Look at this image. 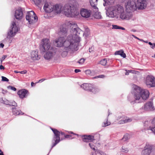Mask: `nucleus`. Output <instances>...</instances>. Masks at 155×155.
Listing matches in <instances>:
<instances>
[{"mask_svg": "<svg viewBox=\"0 0 155 155\" xmlns=\"http://www.w3.org/2000/svg\"><path fill=\"white\" fill-rule=\"evenodd\" d=\"M81 86L84 90L92 91L95 94L99 91L97 88L93 87L91 84L84 83L81 85Z\"/></svg>", "mask_w": 155, "mask_h": 155, "instance_id": "nucleus-10", "label": "nucleus"}, {"mask_svg": "<svg viewBox=\"0 0 155 155\" xmlns=\"http://www.w3.org/2000/svg\"><path fill=\"white\" fill-rule=\"evenodd\" d=\"M44 9L47 12H51L54 11V5L50 3H45L44 6Z\"/></svg>", "mask_w": 155, "mask_h": 155, "instance_id": "nucleus-15", "label": "nucleus"}, {"mask_svg": "<svg viewBox=\"0 0 155 155\" xmlns=\"http://www.w3.org/2000/svg\"><path fill=\"white\" fill-rule=\"evenodd\" d=\"M23 10L24 8L20 7L18 8L15 10V16L17 19L21 20L22 19L23 16Z\"/></svg>", "mask_w": 155, "mask_h": 155, "instance_id": "nucleus-13", "label": "nucleus"}, {"mask_svg": "<svg viewBox=\"0 0 155 155\" xmlns=\"http://www.w3.org/2000/svg\"><path fill=\"white\" fill-rule=\"evenodd\" d=\"M0 69L1 70L4 69H5V68L3 65H1L0 66Z\"/></svg>", "mask_w": 155, "mask_h": 155, "instance_id": "nucleus-54", "label": "nucleus"}, {"mask_svg": "<svg viewBox=\"0 0 155 155\" xmlns=\"http://www.w3.org/2000/svg\"><path fill=\"white\" fill-rule=\"evenodd\" d=\"M133 15L132 12H122L120 15V18L122 19L129 20L132 17Z\"/></svg>", "mask_w": 155, "mask_h": 155, "instance_id": "nucleus-14", "label": "nucleus"}, {"mask_svg": "<svg viewBox=\"0 0 155 155\" xmlns=\"http://www.w3.org/2000/svg\"><path fill=\"white\" fill-rule=\"evenodd\" d=\"M155 46H154V45H151V46H150V47L152 48V49H154V47H155Z\"/></svg>", "mask_w": 155, "mask_h": 155, "instance_id": "nucleus-60", "label": "nucleus"}, {"mask_svg": "<svg viewBox=\"0 0 155 155\" xmlns=\"http://www.w3.org/2000/svg\"><path fill=\"white\" fill-rule=\"evenodd\" d=\"M124 7L122 6L118 5L116 6H111L106 10V14L111 18L118 17V15H120L124 12Z\"/></svg>", "mask_w": 155, "mask_h": 155, "instance_id": "nucleus-4", "label": "nucleus"}, {"mask_svg": "<svg viewBox=\"0 0 155 155\" xmlns=\"http://www.w3.org/2000/svg\"><path fill=\"white\" fill-rule=\"evenodd\" d=\"M104 77V75H100L98 76H95L93 78H103Z\"/></svg>", "mask_w": 155, "mask_h": 155, "instance_id": "nucleus-44", "label": "nucleus"}, {"mask_svg": "<svg viewBox=\"0 0 155 155\" xmlns=\"http://www.w3.org/2000/svg\"><path fill=\"white\" fill-rule=\"evenodd\" d=\"M148 44L150 45H153V44H152V43H151V42H149L148 43Z\"/></svg>", "mask_w": 155, "mask_h": 155, "instance_id": "nucleus-61", "label": "nucleus"}, {"mask_svg": "<svg viewBox=\"0 0 155 155\" xmlns=\"http://www.w3.org/2000/svg\"><path fill=\"white\" fill-rule=\"evenodd\" d=\"M85 59L84 58H81L79 60V61L78 62V63L80 64H83L84 62Z\"/></svg>", "mask_w": 155, "mask_h": 155, "instance_id": "nucleus-39", "label": "nucleus"}, {"mask_svg": "<svg viewBox=\"0 0 155 155\" xmlns=\"http://www.w3.org/2000/svg\"><path fill=\"white\" fill-rule=\"evenodd\" d=\"M125 123L130 122L132 121V119L129 118H126V119H124Z\"/></svg>", "mask_w": 155, "mask_h": 155, "instance_id": "nucleus-43", "label": "nucleus"}, {"mask_svg": "<svg viewBox=\"0 0 155 155\" xmlns=\"http://www.w3.org/2000/svg\"><path fill=\"white\" fill-rule=\"evenodd\" d=\"M53 140L55 141V143H53V145L51 147V150L60 141L59 140H55V139H53Z\"/></svg>", "mask_w": 155, "mask_h": 155, "instance_id": "nucleus-38", "label": "nucleus"}, {"mask_svg": "<svg viewBox=\"0 0 155 155\" xmlns=\"http://www.w3.org/2000/svg\"><path fill=\"white\" fill-rule=\"evenodd\" d=\"M36 15V14H35L34 12L33 11H31L28 12L27 15L26 16H28L29 17H30V16H34V15Z\"/></svg>", "mask_w": 155, "mask_h": 155, "instance_id": "nucleus-33", "label": "nucleus"}, {"mask_svg": "<svg viewBox=\"0 0 155 155\" xmlns=\"http://www.w3.org/2000/svg\"><path fill=\"white\" fill-rule=\"evenodd\" d=\"M0 155H4L3 152H1L0 153Z\"/></svg>", "mask_w": 155, "mask_h": 155, "instance_id": "nucleus-64", "label": "nucleus"}, {"mask_svg": "<svg viewBox=\"0 0 155 155\" xmlns=\"http://www.w3.org/2000/svg\"><path fill=\"white\" fill-rule=\"evenodd\" d=\"M6 55H4L2 56V58L0 59V61L1 63L4 60V59L6 58Z\"/></svg>", "mask_w": 155, "mask_h": 155, "instance_id": "nucleus-47", "label": "nucleus"}, {"mask_svg": "<svg viewBox=\"0 0 155 155\" xmlns=\"http://www.w3.org/2000/svg\"><path fill=\"white\" fill-rule=\"evenodd\" d=\"M85 72L87 74H89L91 73V71L89 70H87L85 71Z\"/></svg>", "mask_w": 155, "mask_h": 155, "instance_id": "nucleus-51", "label": "nucleus"}, {"mask_svg": "<svg viewBox=\"0 0 155 155\" xmlns=\"http://www.w3.org/2000/svg\"><path fill=\"white\" fill-rule=\"evenodd\" d=\"M94 11V14L93 15L94 17L97 19H101L102 18V16L100 14V13L98 12V10L95 11V10L92 8Z\"/></svg>", "mask_w": 155, "mask_h": 155, "instance_id": "nucleus-24", "label": "nucleus"}, {"mask_svg": "<svg viewBox=\"0 0 155 155\" xmlns=\"http://www.w3.org/2000/svg\"><path fill=\"white\" fill-rule=\"evenodd\" d=\"M69 25L71 29V34L68 35L67 40H65L64 37H60L56 39L54 43L55 46L59 47H62L64 43V48L66 51L62 52V56L63 54H65L66 56L68 52L70 51H77L80 41L79 35L82 32L81 29L78 28L77 24L73 22H70Z\"/></svg>", "mask_w": 155, "mask_h": 155, "instance_id": "nucleus-1", "label": "nucleus"}, {"mask_svg": "<svg viewBox=\"0 0 155 155\" xmlns=\"http://www.w3.org/2000/svg\"><path fill=\"white\" fill-rule=\"evenodd\" d=\"M119 123L120 124H125V121H124V119L123 120H120V121H119Z\"/></svg>", "mask_w": 155, "mask_h": 155, "instance_id": "nucleus-52", "label": "nucleus"}, {"mask_svg": "<svg viewBox=\"0 0 155 155\" xmlns=\"http://www.w3.org/2000/svg\"><path fill=\"white\" fill-rule=\"evenodd\" d=\"M89 145L90 147L92 149L94 150H95V149L94 147V145L92 143H89Z\"/></svg>", "mask_w": 155, "mask_h": 155, "instance_id": "nucleus-48", "label": "nucleus"}, {"mask_svg": "<svg viewBox=\"0 0 155 155\" xmlns=\"http://www.w3.org/2000/svg\"><path fill=\"white\" fill-rule=\"evenodd\" d=\"M38 52L37 51H33L31 53V59L34 60H38L40 59L41 56L38 54Z\"/></svg>", "mask_w": 155, "mask_h": 155, "instance_id": "nucleus-19", "label": "nucleus"}, {"mask_svg": "<svg viewBox=\"0 0 155 155\" xmlns=\"http://www.w3.org/2000/svg\"><path fill=\"white\" fill-rule=\"evenodd\" d=\"M91 11L84 8L82 9L80 12L81 16L85 18H89L91 15Z\"/></svg>", "mask_w": 155, "mask_h": 155, "instance_id": "nucleus-16", "label": "nucleus"}, {"mask_svg": "<svg viewBox=\"0 0 155 155\" xmlns=\"http://www.w3.org/2000/svg\"><path fill=\"white\" fill-rule=\"evenodd\" d=\"M12 108L13 109L12 112L14 114L17 115H19L20 114H23V113H22V112L21 111V110H17L15 108H14L13 107Z\"/></svg>", "mask_w": 155, "mask_h": 155, "instance_id": "nucleus-26", "label": "nucleus"}, {"mask_svg": "<svg viewBox=\"0 0 155 155\" xmlns=\"http://www.w3.org/2000/svg\"><path fill=\"white\" fill-rule=\"evenodd\" d=\"M81 137L83 141L86 142H91L95 140L94 136L91 135H83Z\"/></svg>", "mask_w": 155, "mask_h": 155, "instance_id": "nucleus-18", "label": "nucleus"}, {"mask_svg": "<svg viewBox=\"0 0 155 155\" xmlns=\"http://www.w3.org/2000/svg\"><path fill=\"white\" fill-rule=\"evenodd\" d=\"M89 33V29L88 28L86 27L85 28L84 33H83V35H85L86 37H87Z\"/></svg>", "mask_w": 155, "mask_h": 155, "instance_id": "nucleus-29", "label": "nucleus"}, {"mask_svg": "<svg viewBox=\"0 0 155 155\" xmlns=\"http://www.w3.org/2000/svg\"><path fill=\"white\" fill-rule=\"evenodd\" d=\"M104 3L103 5L105 6L106 5V4H112L114 2V0H104Z\"/></svg>", "mask_w": 155, "mask_h": 155, "instance_id": "nucleus-28", "label": "nucleus"}, {"mask_svg": "<svg viewBox=\"0 0 155 155\" xmlns=\"http://www.w3.org/2000/svg\"><path fill=\"white\" fill-rule=\"evenodd\" d=\"M18 31V28L16 26L15 22L13 21L12 23V25L7 33V38L10 39L13 36H14Z\"/></svg>", "mask_w": 155, "mask_h": 155, "instance_id": "nucleus-7", "label": "nucleus"}, {"mask_svg": "<svg viewBox=\"0 0 155 155\" xmlns=\"http://www.w3.org/2000/svg\"><path fill=\"white\" fill-rule=\"evenodd\" d=\"M50 47V42L49 39L45 38L42 40L40 46V49L41 52H45L49 50Z\"/></svg>", "mask_w": 155, "mask_h": 155, "instance_id": "nucleus-5", "label": "nucleus"}, {"mask_svg": "<svg viewBox=\"0 0 155 155\" xmlns=\"http://www.w3.org/2000/svg\"><path fill=\"white\" fill-rule=\"evenodd\" d=\"M91 5L93 9L96 11L98 10V8L96 5L97 4V0H90Z\"/></svg>", "mask_w": 155, "mask_h": 155, "instance_id": "nucleus-22", "label": "nucleus"}, {"mask_svg": "<svg viewBox=\"0 0 155 155\" xmlns=\"http://www.w3.org/2000/svg\"><path fill=\"white\" fill-rule=\"evenodd\" d=\"M37 6L42 4V0H32Z\"/></svg>", "mask_w": 155, "mask_h": 155, "instance_id": "nucleus-31", "label": "nucleus"}, {"mask_svg": "<svg viewBox=\"0 0 155 155\" xmlns=\"http://www.w3.org/2000/svg\"><path fill=\"white\" fill-rule=\"evenodd\" d=\"M10 102V101L7 100H5L3 101V104L8 105H9Z\"/></svg>", "mask_w": 155, "mask_h": 155, "instance_id": "nucleus-41", "label": "nucleus"}, {"mask_svg": "<svg viewBox=\"0 0 155 155\" xmlns=\"http://www.w3.org/2000/svg\"><path fill=\"white\" fill-rule=\"evenodd\" d=\"M9 105L13 106H17V104L15 101H13L11 102H10Z\"/></svg>", "mask_w": 155, "mask_h": 155, "instance_id": "nucleus-36", "label": "nucleus"}, {"mask_svg": "<svg viewBox=\"0 0 155 155\" xmlns=\"http://www.w3.org/2000/svg\"><path fill=\"white\" fill-rule=\"evenodd\" d=\"M126 10L127 12H132L137 9V6L135 0H128L125 4Z\"/></svg>", "mask_w": 155, "mask_h": 155, "instance_id": "nucleus-6", "label": "nucleus"}, {"mask_svg": "<svg viewBox=\"0 0 155 155\" xmlns=\"http://www.w3.org/2000/svg\"><path fill=\"white\" fill-rule=\"evenodd\" d=\"M80 71H81V70L79 69H75L74 70V72L76 73H78L79 72H80Z\"/></svg>", "mask_w": 155, "mask_h": 155, "instance_id": "nucleus-53", "label": "nucleus"}, {"mask_svg": "<svg viewBox=\"0 0 155 155\" xmlns=\"http://www.w3.org/2000/svg\"><path fill=\"white\" fill-rule=\"evenodd\" d=\"M65 137L66 138H68L71 139V135H64Z\"/></svg>", "mask_w": 155, "mask_h": 155, "instance_id": "nucleus-50", "label": "nucleus"}, {"mask_svg": "<svg viewBox=\"0 0 155 155\" xmlns=\"http://www.w3.org/2000/svg\"><path fill=\"white\" fill-rule=\"evenodd\" d=\"M114 54L115 55H119L123 58H125L126 57V55L123 50L115 52Z\"/></svg>", "mask_w": 155, "mask_h": 155, "instance_id": "nucleus-25", "label": "nucleus"}, {"mask_svg": "<svg viewBox=\"0 0 155 155\" xmlns=\"http://www.w3.org/2000/svg\"><path fill=\"white\" fill-rule=\"evenodd\" d=\"M14 72L15 73H20L21 74H25L27 73V71L26 70H24L23 71H14Z\"/></svg>", "mask_w": 155, "mask_h": 155, "instance_id": "nucleus-37", "label": "nucleus"}, {"mask_svg": "<svg viewBox=\"0 0 155 155\" xmlns=\"http://www.w3.org/2000/svg\"><path fill=\"white\" fill-rule=\"evenodd\" d=\"M54 11L57 13H60L62 11L64 15L68 17H74L78 16L79 14L75 5L71 3L66 4L62 8L61 4L54 5Z\"/></svg>", "mask_w": 155, "mask_h": 155, "instance_id": "nucleus-2", "label": "nucleus"}, {"mask_svg": "<svg viewBox=\"0 0 155 155\" xmlns=\"http://www.w3.org/2000/svg\"><path fill=\"white\" fill-rule=\"evenodd\" d=\"M67 31L66 29L65 28H60V30L59 32V33L63 35H66V34L67 33Z\"/></svg>", "mask_w": 155, "mask_h": 155, "instance_id": "nucleus-27", "label": "nucleus"}, {"mask_svg": "<svg viewBox=\"0 0 155 155\" xmlns=\"http://www.w3.org/2000/svg\"><path fill=\"white\" fill-rule=\"evenodd\" d=\"M152 126H150L147 130L151 131L155 135V125H152Z\"/></svg>", "mask_w": 155, "mask_h": 155, "instance_id": "nucleus-30", "label": "nucleus"}, {"mask_svg": "<svg viewBox=\"0 0 155 155\" xmlns=\"http://www.w3.org/2000/svg\"><path fill=\"white\" fill-rule=\"evenodd\" d=\"M151 149L150 148H146L142 151V154L143 155H149L151 153Z\"/></svg>", "mask_w": 155, "mask_h": 155, "instance_id": "nucleus-23", "label": "nucleus"}, {"mask_svg": "<svg viewBox=\"0 0 155 155\" xmlns=\"http://www.w3.org/2000/svg\"><path fill=\"white\" fill-rule=\"evenodd\" d=\"M26 19L28 21L30 24L32 25L35 23L38 20V17L36 15L34 16H30L29 17L28 16H26Z\"/></svg>", "mask_w": 155, "mask_h": 155, "instance_id": "nucleus-17", "label": "nucleus"}, {"mask_svg": "<svg viewBox=\"0 0 155 155\" xmlns=\"http://www.w3.org/2000/svg\"><path fill=\"white\" fill-rule=\"evenodd\" d=\"M131 31L133 32H135L136 31V30L135 29H132L131 30Z\"/></svg>", "mask_w": 155, "mask_h": 155, "instance_id": "nucleus-63", "label": "nucleus"}, {"mask_svg": "<svg viewBox=\"0 0 155 155\" xmlns=\"http://www.w3.org/2000/svg\"><path fill=\"white\" fill-rule=\"evenodd\" d=\"M51 129L54 134L53 139L58 140H59V141H60V132L55 129L51 128Z\"/></svg>", "mask_w": 155, "mask_h": 155, "instance_id": "nucleus-21", "label": "nucleus"}, {"mask_svg": "<svg viewBox=\"0 0 155 155\" xmlns=\"http://www.w3.org/2000/svg\"><path fill=\"white\" fill-rule=\"evenodd\" d=\"M55 53V49L51 48L48 51L44 54V57L46 60H50L53 58Z\"/></svg>", "mask_w": 155, "mask_h": 155, "instance_id": "nucleus-11", "label": "nucleus"}, {"mask_svg": "<svg viewBox=\"0 0 155 155\" xmlns=\"http://www.w3.org/2000/svg\"><path fill=\"white\" fill-rule=\"evenodd\" d=\"M69 133H70V134H74V135H78V134H76L74 133L72 131H70L69 132Z\"/></svg>", "mask_w": 155, "mask_h": 155, "instance_id": "nucleus-56", "label": "nucleus"}, {"mask_svg": "<svg viewBox=\"0 0 155 155\" xmlns=\"http://www.w3.org/2000/svg\"><path fill=\"white\" fill-rule=\"evenodd\" d=\"M121 151L122 152L126 153L128 152V150L127 148H125L124 147H122Z\"/></svg>", "mask_w": 155, "mask_h": 155, "instance_id": "nucleus-35", "label": "nucleus"}, {"mask_svg": "<svg viewBox=\"0 0 155 155\" xmlns=\"http://www.w3.org/2000/svg\"><path fill=\"white\" fill-rule=\"evenodd\" d=\"M8 88L9 89H11L14 91H16V88L14 87H12V86H9L8 87Z\"/></svg>", "mask_w": 155, "mask_h": 155, "instance_id": "nucleus-40", "label": "nucleus"}, {"mask_svg": "<svg viewBox=\"0 0 155 155\" xmlns=\"http://www.w3.org/2000/svg\"><path fill=\"white\" fill-rule=\"evenodd\" d=\"M120 29H122V30H125V28L123 27L120 26Z\"/></svg>", "mask_w": 155, "mask_h": 155, "instance_id": "nucleus-57", "label": "nucleus"}, {"mask_svg": "<svg viewBox=\"0 0 155 155\" xmlns=\"http://www.w3.org/2000/svg\"><path fill=\"white\" fill-rule=\"evenodd\" d=\"M107 60L105 58L101 60L100 61V63L102 65L105 66L107 63Z\"/></svg>", "mask_w": 155, "mask_h": 155, "instance_id": "nucleus-32", "label": "nucleus"}, {"mask_svg": "<svg viewBox=\"0 0 155 155\" xmlns=\"http://www.w3.org/2000/svg\"><path fill=\"white\" fill-rule=\"evenodd\" d=\"M151 124L152 125H155V117H153L151 120Z\"/></svg>", "mask_w": 155, "mask_h": 155, "instance_id": "nucleus-46", "label": "nucleus"}, {"mask_svg": "<svg viewBox=\"0 0 155 155\" xmlns=\"http://www.w3.org/2000/svg\"><path fill=\"white\" fill-rule=\"evenodd\" d=\"M6 92V91L4 90L3 89H2V93L3 94H5V92Z\"/></svg>", "mask_w": 155, "mask_h": 155, "instance_id": "nucleus-58", "label": "nucleus"}, {"mask_svg": "<svg viewBox=\"0 0 155 155\" xmlns=\"http://www.w3.org/2000/svg\"><path fill=\"white\" fill-rule=\"evenodd\" d=\"M28 93V91L25 89L20 90L18 92V94L20 97L22 99L26 97Z\"/></svg>", "mask_w": 155, "mask_h": 155, "instance_id": "nucleus-20", "label": "nucleus"}, {"mask_svg": "<svg viewBox=\"0 0 155 155\" xmlns=\"http://www.w3.org/2000/svg\"><path fill=\"white\" fill-rule=\"evenodd\" d=\"M44 80H43V79H41V80H40L38 81V82H42Z\"/></svg>", "mask_w": 155, "mask_h": 155, "instance_id": "nucleus-62", "label": "nucleus"}, {"mask_svg": "<svg viewBox=\"0 0 155 155\" xmlns=\"http://www.w3.org/2000/svg\"><path fill=\"white\" fill-rule=\"evenodd\" d=\"M134 97L129 96L128 100L132 104L136 103V101L139 100L141 97L143 100L147 99L149 96V93L148 91L146 89H141V88L136 86L134 88Z\"/></svg>", "mask_w": 155, "mask_h": 155, "instance_id": "nucleus-3", "label": "nucleus"}, {"mask_svg": "<svg viewBox=\"0 0 155 155\" xmlns=\"http://www.w3.org/2000/svg\"><path fill=\"white\" fill-rule=\"evenodd\" d=\"M143 111H152L155 110V108L153 106V103L151 101L147 102L140 109Z\"/></svg>", "mask_w": 155, "mask_h": 155, "instance_id": "nucleus-8", "label": "nucleus"}, {"mask_svg": "<svg viewBox=\"0 0 155 155\" xmlns=\"http://www.w3.org/2000/svg\"><path fill=\"white\" fill-rule=\"evenodd\" d=\"M4 46V45L3 44H2V43L0 44V47L3 48Z\"/></svg>", "mask_w": 155, "mask_h": 155, "instance_id": "nucleus-55", "label": "nucleus"}, {"mask_svg": "<svg viewBox=\"0 0 155 155\" xmlns=\"http://www.w3.org/2000/svg\"><path fill=\"white\" fill-rule=\"evenodd\" d=\"M2 80L3 81L8 82L9 81V80L7 78L4 76H2Z\"/></svg>", "mask_w": 155, "mask_h": 155, "instance_id": "nucleus-42", "label": "nucleus"}, {"mask_svg": "<svg viewBox=\"0 0 155 155\" xmlns=\"http://www.w3.org/2000/svg\"><path fill=\"white\" fill-rule=\"evenodd\" d=\"M132 36L134 38H136L139 40H140V41H143V40H142V39H140L139 38H138V37H137L136 36H135L134 35H132Z\"/></svg>", "mask_w": 155, "mask_h": 155, "instance_id": "nucleus-49", "label": "nucleus"}, {"mask_svg": "<svg viewBox=\"0 0 155 155\" xmlns=\"http://www.w3.org/2000/svg\"><path fill=\"white\" fill-rule=\"evenodd\" d=\"M146 85L149 87H155V78L152 76L148 75L146 78Z\"/></svg>", "mask_w": 155, "mask_h": 155, "instance_id": "nucleus-9", "label": "nucleus"}, {"mask_svg": "<svg viewBox=\"0 0 155 155\" xmlns=\"http://www.w3.org/2000/svg\"><path fill=\"white\" fill-rule=\"evenodd\" d=\"M129 137V135L128 134H126L121 140H123L124 141H126L128 140Z\"/></svg>", "mask_w": 155, "mask_h": 155, "instance_id": "nucleus-34", "label": "nucleus"}, {"mask_svg": "<svg viewBox=\"0 0 155 155\" xmlns=\"http://www.w3.org/2000/svg\"><path fill=\"white\" fill-rule=\"evenodd\" d=\"M35 84L33 82H32L31 83V85L32 87Z\"/></svg>", "mask_w": 155, "mask_h": 155, "instance_id": "nucleus-59", "label": "nucleus"}, {"mask_svg": "<svg viewBox=\"0 0 155 155\" xmlns=\"http://www.w3.org/2000/svg\"><path fill=\"white\" fill-rule=\"evenodd\" d=\"M112 26V29H120V26H119L116 25H113Z\"/></svg>", "mask_w": 155, "mask_h": 155, "instance_id": "nucleus-45", "label": "nucleus"}, {"mask_svg": "<svg viewBox=\"0 0 155 155\" xmlns=\"http://www.w3.org/2000/svg\"><path fill=\"white\" fill-rule=\"evenodd\" d=\"M147 2L146 0H137V8L138 9H145L147 5Z\"/></svg>", "mask_w": 155, "mask_h": 155, "instance_id": "nucleus-12", "label": "nucleus"}]
</instances>
